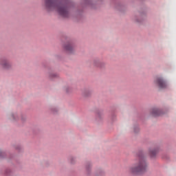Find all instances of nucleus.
<instances>
[{
    "mask_svg": "<svg viewBox=\"0 0 176 176\" xmlns=\"http://www.w3.org/2000/svg\"><path fill=\"white\" fill-rule=\"evenodd\" d=\"M95 65H96V66H100L99 63H96V62H95Z\"/></svg>",
    "mask_w": 176,
    "mask_h": 176,
    "instance_id": "obj_11",
    "label": "nucleus"
},
{
    "mask_svg": "<svg viewBox=\"0 0 176 176\" xmlns=\"http://www.w3.org/2000/svg\"><path fill=\"white\" fill-rule=\"evenodd\" d=\"M64 48L66 50V51H67V52H72V51H74V45H72V44L70 43L66 44Z\"/></svg>",
    "mask_w": 176,
    "mask_h": 176,
    "instance_id": "obj_5",
    "label": "nucleus"
},
{
    "mask_svg": "<svg viewBox=\"0 0 176 176\" xmlns=\"http://www.w3.org/2000/svg\"><path fill=\"white\" fill-rule=\"evenodd\" d=\"M148 168V162L143 155H139L134 164L129 166L128 172L131 175H142L146 172Z\"/></svg>",
    "mask_w": 176,
    "mask_h": 176,
    "instance_id": "obj_2",
    "label": "nucleus"
},
{
    "mask_svg": "<svg viewBox=\"0 0 176 176\" xmlns=\"http://www.w3.org/2000/svg\"><path fill=\"white\" fill-rule=\"evenodd\" d=\"M157 153H158V150L156 148H150L148 151V153L150 154L151 157H155Z\"/></svg>",
    "mask_w": 176,
    "mask_h": 176,
    "instance_id": "obj_6",
    "label": "nucleus"
},
{
    "mask_svg": "<svg viewBox=\"0 0 176 176\" xmlns=\"http://www.w3.org/2000/svg\"><path fill=\"white\" fill-rule=\"evenodd\" d=\"M155 83L158 85V87L161 89L166 88L167 84L162 78H157L155 80Z\"/></svg>",
    "mask_w": 176,
    "mask_h": 176,
    "instance_id": "obj_3",
    "label": "nucleus"
},
{
    "mask_svg": "<svg viewBox=\"0 0 176 176\" xmlns=\"http://www.w3.org/2000/svg\"><path fill=\"white\" fill-rule=\"evenodd\" d=\"M71 4L60 0H45V8L47 11H56L63 18L69 16Z\"/></svg>",
    "mask_w": 176,
    "mask_h": 176,
    "instance_id": "obj_1",
    "label": "nucleus"
},
{
    "mask_svg": "<svg viewBox=\"0 0 176 176\" xmlns=\"http://www.w3.org/2000/svg\"><path fill=\"white\" fill-rule=\"evenodd\" d=\"M0 65H1V66H3V67L5 69H8L11 66L10 62H8L7 59H3L2 60H0Z\"/></svg>",
    "mask_w": 176,
    "mask_h": 176,
    "instance_id": "obj_4",
    "label": "nucleus"
},
{
    "mask_svg": "<svg viewBox=\"0 0 176 176\" xmlns=\"http://www.w3.org/2000/svg\"><path fill=\"white\" fill-rule=\"evenodd\" d=\"M11 118H12V120H16L17 116H16V115H14V114H12V115L11 116Z\"/></svg>",
    "mask_w": 176,
    "mask_h": 176,
    "instance_id": "obj_9",
    "label": "nucleus"
},
{
    "mask_svg": "<svg viewBox=\"0 0 176 176\" xmlns=\"http://www.w3.org/2000/svg\"><path fill=\"white\" fill-rule=\"evenodd\" d=\"M87 172H89V168H87Z\"/></svg>",
    "mask_w": 176,
    "mask_h": 176,
    "instance_id": "obj_12",
    "label": "nucleus"
},
{
    "mask_svg": "<svg viewBox=\"0 0 176 176\" xmlns=\"http://www.w3.org/2000/svg\"><path fill=\"white\" fill-rule=\"evenodd\" d=\"M3 155H5V153H3L2 151H0V158H2V157H3Z\"/></svg>",
    "mask_w": 176,
    "mask_h": 176,
    "instance_id": "obj_10",
    "label": "nucleus"
},
{
    "mask_svg": "<svg viewBox=\"0 0 176 176\" xmlns=\"http://www.w3.org/2000/svg\"><path fill=\"white\" fill-rule=\"evenodd\" d=\"M104 175V172L103 170H98L96 173V176H103Z\"/></svg>",
    "mask_w": 176,
    "mask_h": 176,
    "instance_id": "obj_8",
    "label": "nucleus"
},
{
    "mask_svg": "<svg viewBox=\"0 0 176 176\" xmlns=\"http://www.w3.org/2000/svg\"><path fill=\"white\" fill-rule=\"evenodd\" d=\"M151 114L154 116H160L161 111L159 109H153L151 110Z\"/></svg>",
    "mask_w": 176,
    "mask_h": 176,
    "instance_id": "obj_7",
    "label": "nucleus"
}]
</instances>
